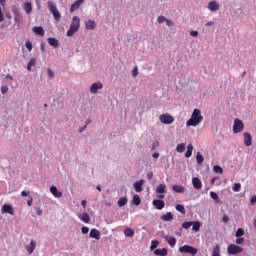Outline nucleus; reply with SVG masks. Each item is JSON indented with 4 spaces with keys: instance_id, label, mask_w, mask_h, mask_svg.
Listing matches in <instances>:
<instances>
[{
    "instance_id": "1",
    "label": "nucleus",
    "mask_w": 256,
    "mask_h": 256,
    "mask_svg": "<svg viewBox=\"0 0 256 256\" xmlns=\"http://www.w3.org/2000/svg\"><path fill=\"white\" fill-rule=\"evenodd\" d=\"M203 121V115H201L200 109H194L191 118L186 122L187 127H197Z\"/></svg>"
},
{
    "instance_id": "2",
    "label": "nucleus",
    "mask_w": 256,
    "mask_h": 256,
    "mask_svg": "<svg viewBox=\"0 0 256 256\" xmlns=\"http://www.w3.org/2000/svg\"><path fill=\"white\" fill-rule=\"evenodd\" d=\"M79 27H81V18H79L78 16H74L72 18L70 28L67 31V37H73L74 33H77L79 31Z\"/></svg>"
},
{
    "instance_id": "3",
    "label": "nucleus",
    "mask_w": 256,
    "mask_h": 256,
    "mask_svg": "<svg viewBox=\"0 0 256 256\" xmlns=\"http://www.w3.org/2000/svg\"><path fill=\"white\" fill-rule=\"evenodd\" d=\"M47 5H48V9H49L50 13H52L55 21H60L61 13L57 9V6L55 5V3L53 1H48Z\"/></svg>"
},
{
    "instance_id": "4",
    "label": "nucleus",
    "mask_w": 256,
    "mask_h": 256,
    "mask_svg": "<svg viewBox=\"0 0 256 256\" xmlns=\"http://www.w3.org/2000/svg\"><path fill=\"white\" fill-rule=\"evenodd\" d=\"M198 251L199 250L197 248L190 245H184L179 248L180 253H188L189 255H192V256L197 255Z\"/></svg>"
},
{
    "instance_id": "5",
    "label": "nucleus",
    "mask_w": 256,
    "mask_h": 256,
    "mask_svg": "<svg viewBox=\"0 0 256 256\" xmlns=\"http://www.w3.org/2000/svg\"><path fill=\"white\" fill-rule=\"evenodd\" d=\"M243 129H245V124H243V121H241V119L236 118L233 124V133H241L243 132Z\"/></svg>"
},
{
    "instance_id": "6",
    "label": "nucleus",
    "mask_w": 256,
    "mask_h": 256,
    "mask_svg": "<svg viewBox=\"0 0 256 256\" xmlns=\"http://www.w3.org/2000/svg\"><path fill=\"white\" fill-rule=\"evenodd\" d=\"M159 120L161 123H163V125H171V123L175 121V118H173V116H171L169 113H166L160 115Z\"/></svg>"
},
{
    "instance_id": "7",
    "label": "nucleus",
    "mask_w": 256,
    "mask_h": 256,
    "mask_svg": "<svg viewBox=\"0 0 256 256\" xmlns=\"http://www.w3.org/2000/svg\"><path fill=\"white\" fill-rule=\"evenodd\" d=\"M229 255H237V253H243V249L235 244H230L227 248Z\"/></svg>"
},
{
    "instance_id": "8",
    "label": "nucleus",
    "mask_w": 256,
    "mask_h": 256,
    "mask_svg": "<svg viewBox=\"0 0 256 256\" xmlns=\"http://www.w3.org/2000/svg\"><path fill=\"white\" fill-rule=\"evenodd\" d=\"M243 137H244V144L246 145V147H251V145H253V142H252L253 136H251V133L244 132Z\"/></svg>"
},
{
    "instance_id": "9",
    "label": "nucleus",
    "mask_w": 256,
    "mask_h": 256,
    "mask_svg": "<svg viewBox=\"0 0 256 256\" xmlns=\"http://www.w3.org/2000/svg\"><path fill=\"white\" fill-rule=\"evenodd\" d=\"M145 184V180H139L133 184V187L136 191V193H141L143 191V185Z\"/></svg>"
},
{
    "instance_id": "10",
    "label": "nucleus",
    "mask_w": 256,
    "mask_h": 256,
    "mask_svg": "<svg viewBox=\"0 0 256 256\" xmlns=\"http://www.w3.org/2000/svg\"><path fill=\"white\" fill-rule=\"evenodd\" d=\"M85 3V0H76L70 7V13H74V11H77L81 5Z\"/></svg>"
},
{
    "instance_id": "11",
    "label": "nucleus",
    "mask_w": 256,
    "mask_h": 256,
    "mask_svg": "<svg viewBox=\"0 0 256 256\" xmlns=\"http://www.w3.org/2000/svg\"><path fill=\"white\" fill-rule=\"evenodd\" d=\"M2 213H8L9 215H15V211L13 210V206L9 204H4L1 209Z\"/></svg>"
},
{
    "instance_id": "12",
    "label": "nucleus",
    "mask_w": 256,
    "mask_h": 256,
    "mask_svg": "<svg viewBox=\"0 0 256 256\" xmlns=\"http://www.w3.org/2000/svg\"><path fill=\"white\" fill-rule=\"evenodd\" d=\"M99 89H103V84L101 82H96L94 84L91 85L90 87V93H97V91H99Z\"/></svg>"
},
{
    "instance_id": "13",
    "label": "nucleus",
    "mask_w": 256,
    "mask_h": 256,
    "mask_svg": "<svg viewBox=\"0 0 256 256\" xmlns=\"http://www.w3.org/2000/svg\"><path fill=\"white\" fill-rule=\"evenodd\" d=\"M192 185L194 187V189H201V187H203V183L201 182V179H199L198 177H193L192 178Z\"/></svg>"
},
{
    "instance_id": "14",
    "label": "nucleus",
    "mask_w": 256,
    "mask_h": 256,
    "mask_svg": "<svg viewBox=\"0 0 256 256\" xmlns=\"http://www.w3.org/2000/svg\"><path fill=\"white\" fill-rule=\"evenodd\" d=\"M90 237H91V239H96V241H99V239H101V232L99 230H97L96 228H93L90 231Z\"/></svg>"
},
{
    "instance_id": "15",
    "label": "nucleus",
    "mask_w": 256,
    "mask_h": 256,
    "mask_svg": "<svg viewBox=\"0 0 256 256\" xmlns=\"http://www.w3.org/2000/svg\"><path fill=\"white\" fill-rule=\"evenodd\" d=\"M164 239L168 243V245L172 248L175 247V245H177V238L173 236H165Z\"/></svg>"
},
{
    "instance_id": "16",
    "label": "nucleus",
    "mask_w": 256,
    "mask_h": 256,
    "mask_svg": "<svg viewBox=\"0 0 256 256\" xmlns=\"http://www.w3.org/2000/svg\"><path fill=\"white\" fill-rule=\"evenodd\" d=\"M153 205L158 209V211H161V209H164L165 207V202L163 200H153Z\"/></svg>"
},
{
    "instance_id": "17",
    "label": "nucleus",
    "mask_w": 256,
    "mask_h": 256,
    "mask_svg": "<svg viewBox=\"0 0 256 256\" xmlns=\"http://www.w3.org/2000/svg\"><path fill=\"white\" fill-rule=\"evenodd\" d=\"M33 33H35V35H40V37H43V35H45V30L41 27V26H34L32 28Z\"/></svg>"
},
{
    "instance_id": "18",
    "label": "nucleus",
    "mask_w": 256,
    "mask_h": 256,
    "mask_svg": "<svg viewBox=\"0 0 256 256\" xmlns=\"http://www.w3.org/2000/svg\"><path fill=\"white\" fill-rule=\"evenodd\" d=\"M208 9L212 12L219 11V4L216 1H211L208 3Z\"/></svg>"
},
{
    "instance_id": "19",
    "label": "nucleus",
    "mask_w": 256,
    "mask_h": 256,
    "mask_svg": "<svg viewBox=\"0 0 256 256\" xmlns=\"http://www.w3.org/2000/svg\"><path fill=\"white\" fill-rule=\"evenodd\" d=\"M50 193H52V195L57 198L63 197V192H59V190L55 186L50 187Z\"/></svg>"
},
{
    "instance_id": "20",
    "label": "nucleus",
    "mask_w": 256,
    "mask_h": 256,
    "mask_svg": "<svg viewBox=\"0 0 256 256\" xmlns=\"http://www.w3.org/2000/svg\"><path fill=\"white\" fill-rule=\"evenodd\" d=\"M35 247H37V243H35L34 240H32L30 244L26 246V250L28 251L29 255L35 251Z\"/></svg>"
},
{
    "instance_id": "21",
    "label": "nucleus",
    "mask_w": 256,
    "mask_h": 256,
    "mask_svg": "<svg viewBox=\"0 0 256 256\" xmlns=\"http://www.w3.org/2000/svg\"><path fill=\"white\" fill-rule=\"evenodd\" d=\"M23 9L27 15H31V11H33V5L31 2L24 3Z\"/></svg>"
},
{
    "instance_id": "22",
    "label": "nucleus",
    "mask_w": 256,
    "mask_h": 256,
    "mask_svg": "<svg viewBox=\"0 0 256 256\" xmlns=\"http://www.w3.org/2000/svg\"><path fill=\"white\" fill-rule=\"evenodd\" d=\"M78 217L80 220L83 221V223H89V221H91V217L89 216V214H87V212L80 214Z\"/></svg>"
},
{
    "instance_id": "23",
    "label": "nucleus",
    "mask_w": 256,
    "mask_h": 256,
    "mask_svg": "<svg viewBox=\"0 0 256 256\" xmlns=\"http://www.w3.org/2000/svg\"><path fill=\"white\" fill-rule=\"evenodd\" d=\"M48 43L51 47H54V49L59 47V40H57V38H48Z\"/></svg>"
},
{
    "instance_id": "24",
    "label": "nucleus",
    "mask_w": 256,
    "mask_h": 256,
    "mask_svg": "<svg viewBox=\"0 0 256 256\" xmlns=\"http://www.w3.org/2000/svg\"><path fill=\"white\" fill-rule=\"evenodd\" d=\"M86 29L93 30L95 27H97V24L93 20H88L85 22Z\"/></svg>"
},
{
    "instance_id": "25",
    "label": "nucleus",
    "mask_w": 256,
    "mask_h": 256,
    "mask_svg": "<svg viewBox=\"0 0 256 256\" xmlns=\"http://www.w3.org/2000/svg\"><path fill=\"white\" fill-rule=\"evenodd\" d=\"M154 255L167 256V249L166 248L156 249V250H154Z\"/></svg>"
},
{
    "instance_id": "26",
    "label": "nucleus",
    "mask_w": 256,
    "mask_h": 256,
    "mask_svg": "<svg viewBox=\"0 0 256 256\" xmlns=\"http://www.w3.org/2000/svg\"><path fill=\"white\" fill-rule=\"evenodd\" d=\"M162 221H173V214L171 212H168L161 216Z\"/></svg>"
},
{
    "instance_id": "27",
    "label": "nucleus",
    "mask_w": 256,
    "mask_h": 256,
    "mask_svg": "<svg viewBox=\"0 0 256 256\" xmlns=\"http://www.w3.org/2000/svg\"><path fill=\"white\" fill-rule=\"evenodd\" d=\"M212 256H221V246L219 244L214 246Z\"/></svg>"
},
{
    "instance_id": "28",
    "label": "nucleus",
    "mask_w": 256,
    "mask_h": 256,
    "mask_svg": "<svg viewBox=\"0 0 256 256\" xmlns=\"http://www.w3.org/2000/svg\"><path fill=\"white\" fill-rule=\"evenodd\" d=\"M172 189L175 191V193H185V187L182 185H174Z\"/></svg>"
},
{
    "instance_id": "29",
    "label": "nucleus",
    "mask_w": 256,
    "mask_h": 256,
    "mask_svg": "<svg viewBox=\"0 0 256 256\" xmlns=\"http://www.w3.org/2000/svg\"><path fill=\"white\" fill-rule=\"evenodd\" d=\"M192 231H195V233H199V230L201 229V222L199 221H195V222H192Z\"/></svg>"
},
{
    "instance_id": "30",
    "label": "nucleus",
    "mask_w": 256,
    "mask_h": 256,
    "mask_svg": "<svg viewBox=\"0 0 256 256\" xmlns=\"http://www.w3.org/2000/svg\"><path fill=\"white\" fill-rule=\"evenodd\" d=\"M193 155V144H189L188 146H187V151H186V153H185V157L187 158V159H189V157H191Z\"/></svg>"
},
{
    "instance_id": "31",
    "label": "nucleus",
    "mask_w": 256,
    "mask_h": 256,
    "mask_svg": "<svg viewBox=\"0 0 256 256\" xmlns=\"http://www.w3.org/2000/svg\"><path fill=\"white\" fill-rule=\"evenodd\" d=\"M175 209L182 215H185V213H187V211L185 210V206L183 204H177Z\"/></svg>"
},
{
    "instance_id": "32",
    "label": "nucleus",
    "mask_w": 256,
    "mask_h": 256,
    "mask_svg": "<svg viewBox=\"0 0 256 256\" xmlns=\"http://www.w3.org/2000/svg\"><path fill=\"white\" fill-rule=\"evenodd\" d=\"M37 60L35 58H31L27 64L28 71H31L32 67H35Z\"/></svg>"
},
{
    "instance_id": "33",
    "label": "nucleus",
    "mask_w": 256,
    "mask_h": 256,
    "mask_svg": "<svg viewBox=\"0 0 256 256\" xmlns=\"http://www.w3.org/2000/svg\"><path fill=\"white\" fill-rule=\"evenodd\" d=\"M125 237H133L135 235V231L131 228H127L124 230Z\"/></svg>"
},
{
    "instance_id": "34",
    "label": "nucleus",
    "mask_w": 256,
    "mask_h": 256,
    "mask_svg": "<svg viewBox=\"0 0 256 256\" xmlns=\"http://www.w3.org/2000/svg\"><path fill=\"white\" fill-rule=\"evenodd\" d=\"M165 189H167V186L165 184H160L156 188V193L163 194V193H165Z\"/></svg>"
},
{
    "instance_id": "35",
    "label": "nucleus",
    "mask_w": 256,
    "mask_h": 256,
    "mask_svg": "<svg viewBox=\"0 0 256 256\" xmlns=\"http://www.w3.org/2000/svg\"><path fill=\"white\" fill-rule=\"evenodd\" d=\"M196 161L198 165H201L203 161H205V158H203V155H201V152H197Z\"/></svg>"
},
{
    "instance_id": "36",
    "label": "nucleus",
    "mask_w": 256,
    "mask_h": 256,
    "mask_svg": "<svg viewBox=\"0 0 256 256\" xmlns=\"http://www.w3.org/2000/svg\"><path fill=\"white\" fill-rule=\"evenodd\" d=\"M125 205H127V198L121 197L118 200V207H125Z\"/></svg>"
},
{
    "instance_id": "37",
    "label": "nucleus",
    "mask_w": 256,
    "mask_h": 256,
    "mask_svg": "<svg viewBox=\"0 0 256 256\" xmlns=\"http://www.w3.org/2000/svg\"><path fill=\"white\" fill-rule=\"evenodd\" d=\"M177 153H183L185 151V143L178 144L176 147Z\"/></svg>"
},
{
    "instance_id": "38",
    "label": "nucleus",
    "mask_w": 256,
    "mask_h": 256,
    "mask_svg": "<svg viewBox=\"0 0 256 256\" xmlns=\"http://www.w3.org/2000/svg\"><path fill=\"white\" fill-rule=\"evenodd\" d=\"M133 203L136 206L141 205V198L139 197V195H134L133 196Z\"/></svg>"
},
{
    "instance_id": "39",
    "label": "nucleus",
    "mask_w": 256,
    "mask_h": 256,
    "mask_svg": "<svg viewBox=\"0 0 256 256\" xmlns=\"http://www.w3.org/2000/svg\"><path fill=\"white\" fill-rule=\"evenodd\" d=\"M232 191H234L235 193H239V191H241V183H235Z\"/></svg>"
},
{
    "instance_id": "40",
    "label": "nucleus",
    "mask_w": 256,
    "mask_h": 256,
    "mask_svg": "<svg viewBox=\"0 0 256 256\" xmlns=\"http://www.w3.org/2000/svg\"><path fill=\"white\" fill-rule=\"evenodd\" d=\"M243 235H245V230H243L242 228H238L235 234V237H243Z\"/></svg>"
},
{
    "instance_id": "41",
    "label": "nucleus",
    "mask_w": 256,
    "mask_h": 256,
    "mask_svg": "<svg viewBox=\"0 0 256 256\" xmlns=\"http://www.w3.org/2000/svg\"><path fill=\"white\" fill-rule=\"evenodd\" d=\"M213 171H214V173L223 174V168H221V166H219V165L214 166Z\"/></svg>"
},
{
    "instance_id": "42",
    "label": "nucleus",
    "mask_w": 256,
    "mask_h": 256,
    "mask_svg": "<svg viewBox=\"0 0 256 256\" xmlns=\"http://www.w3.org/2000/svg\"><path fill=\"white\" fill-rule=\"evenodd\" d=\"M157 247H159V241H157V240H153L152 242H151V246H150V249H157Z\"/></svg>"
},
{
    "instance_id": "43",
    "label": "nucleus",
    "mask_w": 256,
    "mask_h": 256,
    "mask_svg": "<svg viewBox=\"0 0 256 256\" xmlns=\"http://www.w3.org/2000/svg\"><path fill=\"white\" fill-rule=\"evenodd\" d=\"M25 47L26 49H28V51H33V44L31 43V41L27 40L25 43Z\"/></svg>"
},
{
    "instance_id": "44",
    "label": "nucleus",
    "mask_w": 256,
    "mask_h": 256,
    "mask_svg": "<svg viewBox=\"0 0 256 256\" xmlns=\"http://www.w3.org/2000/svg\"><path fill=\"white\" fill-rule=\"evenodd\" d=\"M210 197L211 199H213L214 201H219V196L217 195V193L215 192H210Z\"/></svg>"
},
{
    "instance_id": "45",
    "label": "nucleus",
    "mask_w": 256,
    "mask_h": 256,
    "mask_svg": "<svg viewBox=\"0 0 256 256\" xmlns=\"http://www.w3.org/2000/svg\"><path fill=\"white\" fill-rule=\"evenodd\" d=\"M193 225V222H184L182 224L183 229H189Z\"/></svg>"
},
{
    "instance_id": "46",
    "label": "nucleus",
    "mask_w": 256,
    "mask_h": 256,
    "mask_svg": "<svg viewBox=\"0 0 256 256\" xmlns=\"http://www.w3.org/2000/svg\"><path fill=\"white\" fill-rule=\"evenodd\" d=\"M47 73H48V77H50L51 79H53V77H55V73H53V70H51V68L47 69Z\"/></svg>"
},
{
    "instance_id": "47",
    "label": "nucleus",
    "mask_w": 256,
    "mask_h": 256,
    "mask_svg": "<svg viewBox=\"0 0 256 256\" xmlns=\"http://www.w3.org/2000/svg\"><path fill=\"white\" fill-rule=\"evenodd\" d=\"M157 21L158 23H165L167 21V18H165V16H159Z\"/></svg>"
},
{
    "instance_id": "48",
    "label": "nucleus",
    "mask_w": 256,
    "mask_h": 256,
    "mask_svg": "<svg viewBox=\"0 0 256 256\" xmlns=\"http://www.w3.org/2000/svg\"><path fill=\"white\" fill-rule=\"evenodd\" d=\"M81 232L83 233V235H87V233H89V227H86V226L82 227Z\"/></svg>"
},
{
    "instance_id": "49",
    "label": "nucleus",
    "mask_w": 256,
    "mask_h": 256,
    "mask_svg": "<svg viewBox=\"0 0 256 256\" xmlns=\"http://www.w3.org/2000/svg\"><path fill=\"white\" fill-rule=\"evenodd\" d=\"M243 243H245V238H238V239H236V244L237 245H243Z\"/></svg>"
},
{
    "instance_id": "50",
    "label": "nucleus",
    "mask_w": 256,
    "mask_h": 256,
    "mask_svg": "<svg viewBox=\"0 0 256 256\" xmlns=\"http://www.w3.org/2000/svg\"><path fill=\"white\" fill-rule=\"evenodd\" d=\"M7 91H9V87H7V86H2V87H1V93H2V95H5V93H7Z\"/></svg>"
},
{
    "instance_id": "51",
    "label": "nucleus",
    "mask_w": 256,
    "mask_h": 256,
    "mask_svg": "<svg viewBox=\"0 0 256 256\" xmlns=\"http://www.w3.org/2000/svg\"><path fill=\"white\" fill-rule=\"evenodd\" d=\"M137 75H139V70L135 67L132 71V77H137Z\"/></svg>"
},
{
    "instance_id": "52",
    "label": "nucleus",
    "mask_w": 256,
    "mask_h": 256,
    "mask_svg": "<svg viewBox=\"0 0 256 256\" xmlns=\"http://www.w3.org/2000/svg\"><path fill=\"white\" fill-rule=\"evenodd\" d=\"M35 211H36V215H39V216L43 215V210H41V208L36 207Z\"/></svg>"
},
{
    "instance_id": "53",
    "label": "nucleus",
    "mask_w": 256,
    "mask_h": 256,
    "mask_svg": "<svg viewBox=\"0 0 256 256\" xmlns=\"http://www.w3.org/2000/svg\"><path fill=\"white\" fill-rule=\"evenodd\" d=\"M2 21H5V16L3 15V10H1L0 7V23H2Z\"/></svg>"
},
{
    "instance_id": "54",
    "label": "nucleus",
    "mask_w": 256,
    "mask_h": 256,
    "mask_svg": "<svg viewBox=\"0 0 256 256\" xmlns=\"http://www.w3.org/2000/svg\"><path fill=\"white\" fill-rule=\"evenodd\" d=\"M190 35L191 37H197L199 35V32L198 31H190Z\"/></svg>"
},
{
    "instance_id": "55",
    "label": "nucleus",
    "mask_w": 256,
    "mask_h": 256,
    "mask_svg": "<svg viewBox=\"0 0 256 256\" xmlns=\"http://www.w3.org/2000/svg\"><path fill=\"white\" fill-rule=\"evenodd\" d=\"M223 223H229V216L224 215L222 218Z\"/></svg>"
},
{
    "instance_id": "56",
    "label": "nucleus",
    "mask_w": 256,
    "mask_h": 256,
    "mask_svg": "<svg viewBox=\"0 0 256 256\" xmlns=\"http://www.w3.org/2000/svg\"><path fill=\"white\" fill-rule=\"evenodd\" d=\"M166 24L168 27H173V21L166 19Z\"/></svg>"
},
{
    "instance_id": "57",
    "label": "nucleus",
    "mask_w": 256,
    "mask_h": 256,
    "mask_svg": "<svg viewBox=\"0 0 256 256\" xmlns=\"http://www.w3.org/2000/svg\"><path fill=\"white\" fill-rule=\"evenodd\" d=\"M21 195H22V197H29V192H27V191H22V192H21Z\"/></svg>"
},
{
    "instance_id": "58",
    "label": "nucleus",
    "mask_w": 256,
    "mask_h": 256,
    "mask_svg": "<svg viewBox=\"0 0 256 256\" xmlns=\"http://www.w3.org/2000/svg\"><path fill=\"white\" fill-rule=\"evenodd\" d=\"M250 203L251 205H254V203H256V195L251 198Z\"/></svg>"
},
{
    "instance_id": "59",
    "label": "nucleus",
    "mask_w": 256,
    "mask_h": 256,
    "mask_svg": "<svg viewBox=\"0 0 256 256\" xmlns=\"http://www.w3.org/2000/svg\"><path fill=\"white\" fill-rule=\"evenodd\" d=\"M211 25H215V22L210 21L205 24L206 27H211Z\"/></svg>"
},
{
    "instance_id": "60",
    "label": "nucleus",
    "mask_w": 256,
    "mask_h": 256,
    "mask_svg": "<svg viewBox=\"0 0 256 256\" xmlns=\"http://www.w3.org/2000/svg\"><path fill=\"white\" fill-rule=\"evenodd\" d=\"M147 178L148 179H153V172H148L147 173Z\"/></svg>"
},
{
    "instance_id": "61",
    "label": "nucleus",
    "mask_w": 256,
    "mask_h": 256,
    "mask_svg": "<svg viewBox=\"0 0 256 256\" xmlns=\"http://www.w3.org/2000/svg\"><path fill=\"white\" fill-rule=\"evenodd\" d=\"M27 205L28 207H31V205H33V198L27 201Z\"/></svg>"
},
{
    "instance_id": "62",
    "label": "nucleus",
    "mask_w": 256,
    "mask_h": 256,
    "mask_svg": "<svg viewBox=\"0 0 256 256\" xmlns=\"http://www.w3.org/2000/svg\"><path fill=\"white\" fill-rule=\"evenodd\" d=\"M81 205H82V207H84V208L87 207V201L82 200Z\"/></svg>"
},
{
    "instance_id": "63",
    "label": "nucleus",
    "mask_w": 256,
    "mask_h": 256,
    "mask_svg": "<svg viewBox=\"0 0 256 256\" xmlns=\"http://www.w3.org/2000/svg\"><path fill=\"white\" fill-rule=\"evenodd\" d=\"M40 49H41L42 52H44L45 51V45L41 44Z\"/></svg>"
},
{
    "instance_id": "64",
    "label": "nucleus",
    "mask_w": 256,
    "mask_h": 256,
    "mask_svg": "<svg viewBox=\"0 0 256 256\" xmlns=\"http://www.w3.org/2000/svg\"><path fill=\"white\" fill-rule=\"evenodd\" d=\"M253 225L256 228V218H254V220H253Z\"/></svg>"
}]
</instances>
